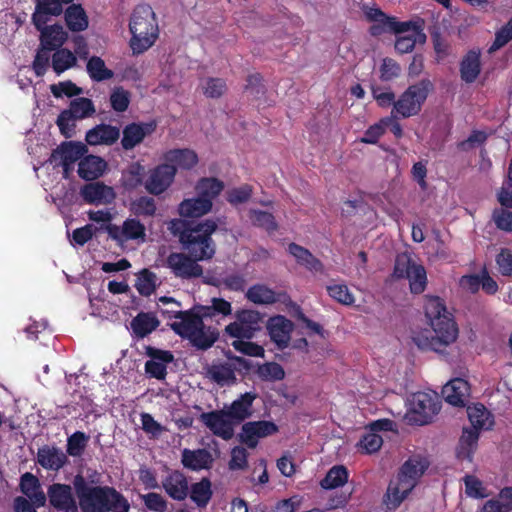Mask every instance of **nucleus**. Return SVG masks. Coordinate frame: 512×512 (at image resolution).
Masks as SVG:
<instances>
[{
    "mask_svg": "<svg viewBox=\"0 0 512 512\" xmlns=\"http://www.w3.org/2000/svg\"><path fill=\"white\" fill-rule=\"evenodd\" d=\"M424 309L430 329L417 331L413 342L421 350L442 354L456 342L458 327L440 298L427 297Z\"/></svg>",
    "mask_w": 512,
    "mask_h": 512,
    "instance_id": "f257e3e1",
    "label": "nucleus"
},
{
    "mask_svg": "<svg viewBox=\"0 0 512 512\" xmlns=\"http://www.w3.org/2000/svg\"><path fill=\"white\" fill-rule=\"evenodd\" d=\"M73 483L82 512H129L128 501L115 489L90 485L81 476Z\"/></svg>",
    "mask_w": 512,
    "mask_h": 512,
    "instance_id": "f03ea898",
    "label": "nucleus"
},
{
    "mask_svg": "<svg viewBox=\"0 0 512 512\" xmlns=\"http://www.w3.org/2000/svg\"><path fill=\"white\" fill-rule=\"evenodd\" d=\"M429 466L425 456L413 455L401 466L397 477L391 480L384 496L386 510L394 511L417 485Z\"/></svg>",
    "mask_w": 512,
    "mask_h": 512,
    "instance_id": "7ed1b4c3",
    "label": "nucleus"
},
{
    "mask_svg": "<svg viewBox=\"0 0 512 512\" xmlns=\"http://www.w3.org/2000/svg\"><path fill=\"white\" fill-rule=\"evenodd\" d=\"M162 313L167 317L170 328L176 334L188 339L199 349L211 347L217 339L214 330L204 325L202 317L195 310H163Z\"/></svg>",
    "mask_w": 512,
    "mask_h": 512,
    "instance_id": "20e7f679",
    "label": "nucleus"
},
{
    "mask_svg": "<svg viewBox=\"0 0 512 512\" xmlns=\"http://www.w3.org/2000/svg\"><path fill=\"white\" fill-rule=\"evenodd\" d=\"M129 30L132 34L130 47L134 54H141L152 47L159 35L153 9L148 5L137 6L131 15Z\"/></svg>",
    "mask_w": 512,
    "mask_h": 512,
    "instance_id": "39448f33",
    "label": "nucleus"
},
{
    "mask_svg": "<svg viewBox=\"0 0 512 512\" xmlns=\"http://www.w3.org/2000/svg\"><path fill=\"white\" fill-rule=\"evenodd\" d=\"M216 229V222L208 219L180 232L179 241L198 262L207 261L215 254V244L211 235Z\"/></svg>",
    "mask_w": 512,
    "mask_h": 512,
    "instance_id": "423d86ee",
    "label": "nucleus"
},
{
    "mask_svg": "<svg viewBox=\"0 0 512 512\" xmlns=\"http://www.w3.org/2000/svg\"><path fill=\"white\" fill-rule=\"evenodd\" d=\"M440 411V400L434 391H419L413 393L408 399L406 418L409 422L425 425Z\"/></svg>",
    "mask_w": 512,
    "mask_h": 512,
    "instance_id": "0eeeda50",
    "label": "nucleus"
},
{
    "mask_svg": "<svg viewBox=\"0 0 512 512\" xmlns=\"http://www.w3.org/2000/svg\"><path fill=\"white\" fill-rule=\"evenodd\" d=\"M432 89L433 84L428 79H423L417 84L409 86L400 98L394 102V111L404 118L417 115Z\"/></svg>",
    "mask_w": 512,
    "mask_h": 512,
    "instance_id": "6e6552de",
    "label": "nucleus"
},
{
    "mask_svg": "<svg viewBox=\"0 0 512 512\" xmlns=\"http://www.w3.org/2000/svg\"><path fill=\"white\" fill-rule=\"evenodd\" d=\"M164 266L175 278L181 280L197 279L204 273L199 262L185 252L170 253L165 259Z\"/></svg>",
    "mask_w": 512,
    "mask_h": 512,
    "instance_id": "1a4fd4ad",
    "label": "nucleus"
},
{
    "mask_svg": "<svg viewBox=\"0 0 512 512\" xmlns=\"http://www.w3.org/2000/svg\"><path fill=\"white\" fill-rule=\"evenodd\" d=\"M225 332L232 338H235L231 343L235 350L254 357H262L264 355V349L261 346L248 341L254 336V332L237 317L234 322L226 326Z\"/></svg>",
    "mask_w": 512,
    "mask_h": 512,
    "instance_id": "9d476101",
    "label": "nucleus"
},
{
    "mask_svg": "<svg viewBox=\"0 0 512 512\" xmlns=\"http://www.w3.org/2000/svg\"><path fill=\"white\" fill-rule=\"evenodd\" d=\"M106 230L108 235L120 244L128 241L143 243L146 240L145 226L134 218L126 219L122 225L110 224Z\"/></svg>",
    "mask_w": 512,
    "mask_h": 512,
    "instance_id": "9b49d317",
    "label": "nucleus"
},
{
    "mask_svg": "<svg viewBox=\"0 0 512 512\" xmlns=\"http://www.w3.org/2000/svg\"><path fill=\"white\" fill-rule=\"evenodd\" d=\"M86 152L87 148L82 143H63L52 152L49 158V162L55 166H62L64 176L68 177L69 171L73 164L78 161Z\"/></svg>",
    "mask_w": 512,
    "mask_h": 512,
    "instance_id": "f8f14e48",
    "label": "nucleus"
},
{
    "mask_svg": "<svg viewBox=\"0 0 512 512\" xmlns=\"http://www.w3.org/2000/svg\"><path fill=\"white\" fill-rule=\"evenodd\" d=\"M201 422L216 436L229 440L234 435L235 421L225 410L202 413Z\"/></svg>",
    "mask_w": 512,
    "mask_h": 512,
    "instance_id": "ddd939ff",
    "label": "nucleus"
},
{
    "mask_svg": "<svg viewBox=\"0 0 512 512\" xmlns=\"http://www.w3.org/2000/svg\"><path fill=\"white\" fill-rule=\"evenodd\" d=\"M176 174V168L169 164H161L149 172L145 181L146 190L154 195H159L166 191L173 183Z\"/></svg>",
    "mask_w": 512,
    "mask_h": 512,
    "instance_id": "4468645a",
    "label": "nucleus"
},
{
    "mask_svg": "<svg viewBox=\"0 0 512 512\" xmlns=\"http://www.w3.org/2000/svg\"><path fill=\"white\" fill-rule=\"evenodd\" d=\"M277 431V425L271 421L247 422L242 426L240 440L249 448H255L259 439L271 436Z\"/></svg>",
    "mask_w": 512,
    "mask_h": 512,
    "instance_id": "2eb2a0df",
    "label": "nucleus"
},
{
    "mask_svg": "<svg viewBox=\"0 0 512 512\" xmlns=\"http://www.w3.org/2000/svg\"><path fill=\"white\" fill-rule=\"evenodd\" d=\"M406 24L400 30H391L398 34L395 41V49L399 53L411 52L417 43L423 44L426 41V35L415 25L409 22H401Z\"/></svg>",
    "mask_w": 512,
    "mask_h": 512,
    "instance_id": "dca6fc26",
    "label": "nucleus"
},
{
    "mask_svg": "<svg viewBox=\"0 0 512 512\" xmlns=\"http://www.w3.org/2000/svg\"><path fill=\"white\" fill-rule=\"evenodd\" d=\"M293 329V322L281 315L271 317L267 322L270 339L280 349L289 345Z\"/></svg>",
    "mask_w": 512,
    "mask_h": 512,
    "instance_id": "f3484780",
    "label": "nucleus"
},
{
    "mask_svg": "<svg viewBox=\"0 0 512 512\" xmlns=\"http://www.w3.org/2000/svg\"><path fill=\"white\" fill-rule=\"evenodd\" d=\"M51 505L62 512H76L77 504L69 485L55 483L48 489Z\"/></svg>",
    "mask_w": 512,
    "mask_h": 512,
    "instance_id": "a211bd4d",
    "label": "nucleus"
},
{
    "mask_svg": "<svg viewBox=\"0 0 512 512\" xmlns=\"http://www.w3.org/2000/svg\"><path fill=\"white\" fill-rule=\"evenodd\" d=\"M62 0H37L35 11L32 15V22L38 31L48 27L47 23L52 16H58L62 13Z\"/></svg>",
    "mask_w": 512,
    "mask_h": 512,
    "instance_id": "6ab92c4d",
    "label": "nucleus"
},
{
    "mask_svg": "<svg viewBox=\"0 0 512 512\" xmlns=\"http://www.w3.org/2000/svg\"><path fill=\"white\" fill-rule=\"evenodd\" d=\"M165 492L174 500L182 501L189 494V484L185 475L179 471H171L162 480Z\"/></svg>",
    "mask_w": 512,
    "mask_h": 512,
    "instance_id": "aec40b11",
    "label": "nucleus"
},
{
    "mask_svg": "<svg viewBox=\"0 0 512 512\" xmlns=\"http://www.w3.org/2000/svg\"><path fill=\"white\" fill-rule=\"evenodd\" d=\"M81 196L87 203L96 205L110 204L116 197L113 188L100 182L85 185L81 189Z\"/></svg>",
    "mask_w": 512,
    "mask_h": 512,
    "instance_id": "412c9836",
    "label": "nucleus"
},
{
    "mask_svg": "<svg viewBox=\"0 0 512 512\" xmlns=\"http://www.w3.org/2000/svg\"><path fill=\"white\" fill-rule=\"evenodd\" d=\"M364 14L368 20L375 22L371 27L373 35H379L390 30H400L404 25L399 24L394 17L387 16L376 7H365Z\"/></svg>",
    "mask_w": 512,
    "mask_h": 512,
    "instance_id": "4be33fe9",
    "label": "nucleus"
},
{
    "mask_svg": "<svg viewBox=\"0 0 512 512\" xmlns=\"http://www.w3.org/2000/svg\"><path fill=\"white\" fill-rule=\"evenodd\" d=\"M442 394L449 404L464 406L470 394V386L466 380L455 378L443 387Z\"/></svg>",
    "mask_w": 512,
    "mask_h": 512,
    "instance_id": "5701e85b",
    "label": "nucleus"
},
{
    "mask_svg": "<svg viewBox=\"0 0 512 512\" xmlns=\"http://www.w3.org/2000/svg\"><path fill=\"white\" fill-rule=\"evenodd\" d=\"M21 492L36 507H43L46 503V495L43 492L38 478L32 473L26 472L20 479Z\"/></svg>",
    "mask_w": 512,
    "mask_h": 512,
    "instance_id": "b1692460",
    "label": "nucleus"
},
{
    "mask_svg": "<svg viewBox=\"0 0 512 512\" xmlns=\"http://www.w3.org/2000/svg\"><path fill=\"white\" fill-rule=\"evenodd\" d=\"M120 137V130L116 126L108 124H100L90 129L86 133V141L88 144L96 145H112Z\"/></svg>",
    "mask_w": 512,
    "mask_h": 512,
    "instance_id": "393cba45",
    "label": "nucleus"
},
{
    "mask_svg": "<svg viewBox=\"0 0 512 512\" xmlns=\"http://www.w3.org/2000/svg\"><path fill=\"white\" fill-rule=\"evenodd\" d=\"M212 206L210 199L198 196L183 200L178 206V213L184 218H198L208 214Z\"/></svg>",
    "mask_w": 512,
    "mask_h": 512,
    "instance_id": "a878e982",
    "label": "nucleus"
},
{
    "mask_svg": "<svg viewBox=\"0 0 512 512\" xmlns=\"http://www.w3.org/2000/svg\"><path fill=\"white\" fill-rule=\"evenodd\" d=\"M153 130V125L147 123H132L127 125L123 130V137L121 141L123 148L125 150L133 149Z\"/></svg>",
    "mask_w": 512,
    "mask_h": 512,
    "instance_id": "bb28decb",
    "label": "nucleus"
},
{
    "mask_svg": "<svg viewBox=\"0 0 512 512\" xmlns=\"http://www.w3.org/2000/svg\"><path fill=\"white\" fill-rule=\"evenodd\" d=\"M106 162L99 156L89 155L79 162L78 174L82 179L95 180L106 170Z\"/></svg>",
    "mask_w": 512,
    "mask_h": 512,
    "instance_id": "cd10ccee",
    "label": "nucleus"
},
{
    "mask_svg": "<svg viewBox=\"0 0 512 512\" xmlns=\"http://www.w3.org/2000/svg\"><path fill=\"white\" fill-rule=\"evenodd\" d=\"M213 457L211 453L205 449L189 450L182 452V464L191 470L198 471L207 469L211 466Z\"/></svg>",
    "mask_w": 512,
    "mask_h": 512,
    "instance_id": "c85d7f7f",
    "label": "nucleus"
},
{
    "mask_svg": "<svg viewBox=\"0 0 512 512\" xmlns=\"http://www.w3.org/2000/svg\"><path fill=\"white\" fill-rule=\"evenodd\" d=\"M164 159L171 166L180 169H191L198 163L197 154L190 149H174L165 153Z\"/></svg>",
    "mask_w": 512,
    "mask_h": 512,
    "instance_id": "c756f323",
    "label": "nucleus"
},
{
    "mask_svg": "<svg viewBox=\"0 0 512 512\" xmlns=\"http://www.w3.org/2000/svg\"><path fill=\"white\" fill-rule=\"evenodd\" d=\"M288 252L296 259L298 264L305 266L310 271L315 273L324 272V266L321 261L314 257L306 248L298 244L291 243L288 245Z\"/></svg>",
    "mask_w": 512,
    "mask_h": 512,
    "instance_id": "7c9ffc66",
    "label": "nucleus"
},
{
    "mask_svg": "<svg viewBox=\"0 0 512 512\" xmlns=\"http://www.w3.org/2000/svg\"><path fill=\"white\" fill-rule=\"evenodd\" d=\"M468 419L476 430H489L494 425L491 412L482 404H474L467 408Z\"/></svg>",
    "mask_w": 512,
    "mask_h": 512,
    "instance_id": "2f4dec72",
    "label": "nucleus"
},
{
    "mask_svg": "<svg viewBox=\"0 0 512 512\" xmlns=\"http://www.w3.org/2000/svg\"><path fill=\"white\" fill-rule=\"evenodd\" d=\"M172 361L173 355L169 351L156 350L145 364L146 372L152 377L163 379L166 375V364Z\"/></svg>",
    "mask_w": 512,
    "mask_h": 512,
    "instance_id": "473e14b6",
    "label": "nucleus"
},
{
    "mask_svg": "<svg viewBox=\"0 0 512 512\" xmlns=\"http://www.w3.org/2000/svg\"><path fill=\"white\" fill-rule=\"evenodd\" d=\"M38 463L51 470H58L66 463V455L58 448L45 446L37 453Z\"/></svg>",
    "mask_w": 512,
    "mask_h": 512,
    "instance_id": "72a5a7b5",
    "label": "nucleus"
},
{
    "mask_svg": "<svg viewBox=\"0 0 512 512\" xmlns=\"http://www.w3.org/2000/svg\"><path fill=\"white\" fill-rule=\"evenodd\" d=\"M67 39V33L61 25H50L40 31L41 47L53 50L60 47Z\"/></svg>",
    "mask_w": 512,
    "mask_h": 512,
    "instance_id": "f704fd0d",
    "label": "nucleus"
},
{
    "mask_svg": "<svg viewBox=\"0 0 512 512\" xmlns=\"http://www.w3.org/2000/svg\"><path fill=\"white\" fill-rule=\"evenodd\" d=\"M160 322L153 313L141 312L131 321V329L136 337L144 338L157 329Z\"/></svg>",
    "mask_w": 512,
    "mask_h": 512,
    "instance_id": "c9c22d12",
    "label": "nucleus"
},
{
    "mask_svg": "<svg viewBox=\"0 0 512 512\" xmlns=\"http://www.w3.org/2000/svg\"><path fill=\"white\" fill-rule=\"evenodd\" d=\"M255 399V395L251 393H245L235 400L230 407L225 410L227 414L232 418L235 423L243 421L245 418L250 416L251 406Z\"/></svg>",
    "mask_w": 512,
    "mask_h": 512,
    "instance_id": "e433bc0d",
    "label": "nucleus"
},
{
    "mask_svg": "<svg viewBox=\"0 0 512 512\" xmlns=\"http://www.w3.org/2000/svg\"><path fill=\"white\" fill-rule=\"evenodd\" d=\"M65 21L73 32L84 31L88 27V17L80 5H71L65 11Z\"/></svg>",
    "mask_w": 512,
    "mask_h": 512,
    "instance_id": "4c0bfd02",
    "label": "nucleus"
},
{
    "mask_svg": "<svg viewBox=\"0 0 512 512\" xmlns=\"http://www.w3.org/2000/svg\"><path fill=\"white\" fill-rule=\"evenodd\" d=\"M191 500L198 507H205L212 497L211 482L203 478L200 482L194 483L189 489Z\"/></svg>",
    "mask_w": 512,
    "mask_h": 512,
    "instance_id": "58836bf2",
    "label": "nucleus"
},
{
    "mask_svg": "<svg viewBox=\"0 0 512 512\" xmlns=\"http://www.w3.org/2000/svg\"><path fill=\"white\" fill-rule=\"evenodd\" d=\"M348 471L343 465L333 466L326 474L325 478L320 482L323 489H335L342 487L348 481Z\"/></svg>",
    "mask_w": 512,
    "mask_h": 512,
    "instance_id": "ea45409f",
    "label": "nucleus"
},
{
    "mask_svg": "<svg viewBox=\"0 0 512 512\" xmlns=\"http://www.w3.org/2000/svg\"><path fill=\"white\" fill-rule=\"evenodd\" d=\"M86 69L93 81L101 82L109 80L114 76L113 71L106 67L104 60L97 56H93L88 60Z\"/></svg>",
    "mask_w": 512,
    "mask_h": 512,
    "instance_id": "a19ab883",
    "label": "nucleus"
},
{
    "mask_svg": "<svg viewBox=\"0 0 512 512\" xmlns=\"http://www.w3.org/2000/svg\"><path fill=\"white\" fill-rule=\"evenodd\" d=\"M224 184L216 178H202L196 184V191L201 198H208L212 202L223 190Z\"/></svg>",
    "mask_w": 512,
    "mask_h": 512,
    "instance_id": "79ce46f5",
    "label": "nucleus"
},
{
    "mask_svg": "<svg viewBox=\"0 0 512 512\" xmlns=\"http://www.w3.org/2000/svg\"><path fill=\"white\" fill-rule=\"evenodd\" d=\"M249 301L255 304L267 305L277 301L276 293L265 285H254L246 292Z\"/></svg>",
    "mask_w": 512,
    "mask_h": 512,
    "instance_id": "37998d69",
    "label": "nucleus"
},
{
    "mask_svg": "<svg viewBox=\"0 0 512 512\" xmlns=\"http://www.w3.org/2000/svg\"><path fill=\"white\" fill-rule=\"evenodd\" d=\"M480 73V59L477 52H469L461 63V77L465 82H473Z\"/></svg>",
    "mask_w": 512,
    "mask_h": 512,
    "instance_id": "c03bdc74",
    "label": "nucleus"
},
{
    "mask_svg": "<svg viewBox=\"0 0 512 512\" xmlns=\"http://www.w3.org/2000/svg\"><path fill=\"white\" fill-rule=\"evenodd\" d=\"M207 376L222 386L229 385L235 381L234 370L228 364L212 365L207 370Z\"/></svg>",
    "mask_w": 512,
    "mask_h": 512,
    "instance_id": "a18cd8bd",
    "label": "nucleus"
},
{
    "mask_svg": "<svg viewBox=\"0 0 512 512\" xmlns=\"http://www.w3.org/2000/svg\"><path fill=\"white\" fill-rule=\"evenodd\" d=\"M75 55L68 49H59L52 56V68L60 75L76 64Z\"/></svg>",
    "mask_w": 512,
    "mask_h": 512,
    "instance_id": "49530a36",
    "label": "nucleus"
},
{
    "mask_svg": "<svg viewBox=\"0 0 512 512\" xmlns=\"http://www.w3.org/2000/svg\"><path fill=\"white\" fill-rule=\"evenodd\" d=\"M157 280L158 278L155 273L148 269H143L137 275L136 289L141 295L149 296L155 291Z\"/></svg>",
    "mask_w": 512,
    "mask_h": 512,
    "instance_id": "de8ad7c7",
    "label": "nucleus"
},
{
    "mask_svg": "<svg viewBox=\"0 0 512 512\" xmlns=\"http://www.w3.org/2000/svg\"><path fill=\"white\" fill-rule=\"evenodd\" d=\"M409 281L410 290L414 294L422 293L427 285L426 270L421 264L412 266L409 276L406 278Z\"/></svg>",
    "mask_w": 512,
    "mask_h": 512,
    "instance_id": "09e8293b",
    "label": "nucleus"
},
{
    "mask_svg": "<svg viewBox=\"0 0 512 512\" xmlns=\"http://www.w3.org/2000/svg\"><path fill=\"white\" fill-rule=\"evenodd\" d=\"M327 292L331 298L342 305L350 306L355 302V297L346 284L335 283L328 285Z\"/></svg>",
    "mask_w": 512,
    "mask_h": 512,
    "instance_id": "8fccbe9b",
    "label": "nucleus"
},
{
    "mask_svg": "<svg viewBox=\"0 0 512 512\" xmlns=\"http://www.w3.org/2000/svg\"><path fill=\"white\" fill-rule=\"evenodd\" d=\"M480 431L481 430H476L474 428L463 430L460 438L459 456L463 458L470 457L471 453L476 448Z\"/></svg>",
    "mask_w": 512,
    "mask_h": 512,
    "instance_id": "3c124183",
    "label": "nucleus"
},
{
    "mask_svg": "<svg viewBox=\"0 0 512 512\" xmlns=\"http://www.w3.org/2000/svg\"><path fill=\"white\" fill-rule=\"evenodd\" d=\"M75 120L89 117L95 112L93 103L88 98H77L70 103L66 110Z\"/></svg>",
    "mask_w": 512,
    "mask_h": 512,
    "instance_id": "603ef678",
    "label": "nucleus"
},
{
    "mask_svg": "<svg viewBox=\"0 0 512 512\" xmlns=\"http://www.w3.org/2000/svg\"><path fill=\"white\" fill-rule=\"evenodd\" d=\"M203 94L208 98H219L227 90L226 82L221 78H206L201 82Z\"/></svg>",
    "mask_w": 512,
    "mask_h": 512,
    "instance_id": "864d4df0",
    "label": "nucleus"
},
{
    "mask_svg": "<svg viewBox=\"0 0 512 512\" xmlns=\"http://www.w3.org/2000/svg\"><path fill=\"white\" fill-rule=\"evenodd\" d=\"M257 374L264 381H280L285 377L284 369L276 362H267L260 365Z\"/></svg>",
    "mask_w": 512,
    "mask_h": 512,
    "instance_id": "5fc2aeb1",
    "label": "nucleus"
},
{
    "mask_svg": "<svg viewBox=\"0 0 512 512\" xmlns=\"http://www.w3.org/2000/svg\"><path fill=\"white\" fill-rule=\"evenodd\" d=\"M382 444V437L373 431H369L363 435L357 447L361 453L373 454L381 448Z\"/></svg>",
    "mask_w": 512,
    "mask_h": 512,
    "instance_id": "6e6d98bb",
    "label": "nucleus"
},
{
    "mask_svg": "<svg viewBox=\"0 0 512 512\" xmlns=\"http://www.w3.org/2000/svg\"><path fill=\"white\" fill-rule=\"evenodd\" d=\"M417 263L412 260L409 254L401 253L397 255L395 259V265L393 270V278L395 279H405L409 276L412 266H415Z\"/></svg>",
    "mask_w": 512,
    "mask_h": 512,
    "instance_id": "4d7b16f0",
    "label": "nucleus"
},
{
    "mask_svg": "<svg viewBox=\"0 0 512 512\" xmlns=\"http://www.w3.org/2000/svg\"><path fill=\"white\" fill-rule=\"evenodd\" d=\"M390 120H384L382 118L379 122L370 126L364 133V136L360 139V142L366 144H376L379 138L384 134L385 130L389 126Z\"/></svg>",
    "mask_w": 512,
    "mask_h": 512,
    "instance_id": "13d9d810",
    "label": "nucleus"
},
{
    "mask_svg": "<svg viewBox=\"0 0 512 512\" xmlns=\"http://www.w3.org/2000/svg\"><path fill=\"white\" fill-rule=\"evenodd\" d=\"M465 493L472 498H485L488 496L483 483L473 475H467L464 478Z\"/></svg>",
    "mask_w": 512,
    "mask_h": 512,
    "instance_id": "bf43d9fd",
    "label": "nucleus"
},
{
    "mask_svg": "<svg viewBox=\"0 0 512 512\" xmlns=\"http://www.w3.org/2000/svg\"><path fill=\"white\" fill-rule=\"evenodd\" d=\"M205 283L220 286L224 285L227 289L232 291H242L246 285L244 277L240 274H231L226 276L223 280H205Z\"/></svg>",
    "mask_w": 512,
    "mask_h": 512,
    "instance_id": "052dcab7",
    "label": "nucleus"
},
{
    "mask_svg": "<svg viewBox=\"0 0 512 512\" xmlns=\"http://www.w3.org/2000/svg\"><path fill=\"white\" fill-rule=\"evenodd\" d=\"M88 436L83 432L77 431L67 440V453L70 456H80L86 446Z\"/></svg>",
    "mask_w": 512,
    "mask_h": 512,
    "instance_id": "680f3d73",
    "label": "nucleus"
},
{
    "mask_svg": "<svg viewBox=\"0 0 512 512\" xmlns=\"http://www.w3.org/2000/svg\"><path fill=\"white\" fill-rule=\"evenodd\" d=\"M131 211L136 215L152 216L156 211L153 198L140 197L131 203Z\"/></svg>",
    "mask_w": 512,
    "mask_h": 512,
    "instance_id": "e2e57ef3",
    "label": "nucleus"
},
{
    "mask_svg": "<svg viewBox=\"0 0 512 512\" xmlns=\"http://www.w3.org/2000/svg\"><path fill=\"white\" fill-rule=\"evenodd\" d=\"M144 168L139 164H132L123 173V183L127 188H135L141 184Z\"/></svg>",
    "mask_w": 512,
    "mask_h": 512,
    "instance_id": "0e129e2a",
    "label": "nucleus"
},
{
    "mask_svg": "<svg viewBox=\"0 0 512 512\" xmlns=\"http://www.w3.org/2000/svg\"><path fill=\"white\" fill-rule=\"evenodd\" d=\"M110 102L115 111L124 112L130 103V94L122 87H117L111 93Z\"/></svg>",
    "mask_w": 512,
    "mask_h": 512,
    "instance_id": "69168bd1",
    "label": "nucleus"
},
{
    "mask_svg": "<svg viewBox=\"0 0 512 512\" xmlns=\"http://www.w3.org/2000/svg\"><path fill=\"white\" fill-rule=\"evenodd\" d=\"M50 90L56 98H61L63 96L72 97L81 93V89L71 81H63L53 84L50 86Z\"/></svg>",
    "mask_w": 512,
    "mask_h": 512,
    "instance_id": "338daca9",
    "label": "nucleus"
},
{
    "mask_svg": "<svg viewBox=\"0 0 512 512\" xmlns=\"http://www.w3.org/2000/svg\"><path fill=\"white\" fill-rule=\"evenodd\" d=\"M489 501L494 502L500 512L512 511V487L503 488L497 498Z\"/></svg>",
    "mask_w": 512,
    "mask_h": 512,
    "instance_id": "774afa93",
    "label": "nucleus"
}]
</instances>
